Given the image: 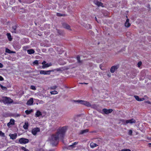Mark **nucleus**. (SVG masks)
I'll list each match as a JSON object with an SVG mask.
<instances>
[{
  "instance_id": "7ed1b4c3",
  "label": "nucleus",
  "mask_w": 151,
  "mask_h": 151,
  "mask_svg": "<svg viewBox=\"0 0 151 151\" xmlns=\"http://www.w3.org/2000/svg\"><path fill=\"white\" fill-rule=\"evenodd\" d=\"M29 141L28 139L24 138H21L19 139V142L21 144H26L29 142Z\"/></svg>"
},
{
  "instance_id": "a18cd8bd",
  "label": "nucleus",
  "mask_w": 151,
  "mask_h": 151,
  "mask_svg": "<svg viewBox=\"0 0 151 151\" xmlns=\"http://www.w3.org/2000/svg\"><path fill=\"white\" fill-rule=\"evenodd\" d=\"M145 102L146 103H147L148 104H151V102L149 101H145Z\"/></svg>"
},
{
  "instance_id": "e2e57ef3",
  "label": "nucleus",
  "mask_w": 151,
  "mask_h": 151,
  "mask_svg": "<svg viewBox=\"0 0 151 151\" xmlns=\"http://www.w3.org/2000/svg\"><path fill=\"white\" fill-rule=\"evenodd\" d=\"M41 103H42V102H43V101H41Z\"/></svg>"
},
{
  "instance_id": "473e14b6",
  "label": "nucleus",
  "mask_w": 151,
  "mask_h": 151,
  "mask_svg": "<svg viewBox=\"0 0 151 151\" xmlns=\"http://www.w3.org/2000/svg\"><path fill=\"white\" fill-rule=\"evenodd\" d=\"M99 67L102 70H105V69L104 68V66L102 64H101L99 65Z\"/></svg>"
},
{
  "instance_id": "f8f14e48",
  "label": "nucleus",
  "mask_w": 151,
  "mask_h": 151,
  "mask_svg": "<svg viewBox=\"0 0 151 151\" xmlns=\"http://www.w3.org/2000/svg\"><path fill=\"white\" fill-rule=\"evenodd\" d=\"M33 102V98H31L27 102V105H32Z\"/></svg>"
},
{
  "instance_id": "b1692460",
  "label": "nucleus",
  "mask_w": 151,
  "mask_h": 151,
  "mask_svg": "<svg viewBox=\"0 0 151 151\" xmlns=\"http://www.w3.org/2000/svg\"><path fill=\"white\" fill-rule=\"evenodd\" d=\"M16 28H17V27L16 26L14 25V26H12V29L13 30L12 31V32L13 33H16L17 32L16 31Z\"/></svg>"
},
{
  "instance_id": "f257e3e1",
  "label": "nucleus",
  "mask_w": 151,
  "mask_h": 151,
  "mask_svg": "<svg viewBox=\"0 0 151 151\" xmlns=\"http://www.w3.org/2000/svg\"><path fill=\"white\" fill-rule=\"evenodd\" d=\"M66 130V128L65 127H63L59 129L55 134H52L49 138L50 143L53 145H56L58 142L59 138L62 139L63 137Z\"/></svg>"
},
{
  "instance_id": "052dcab7",
  "label": "nucleus",
  "mask_w": 151,
  "mask_h": 151,
  "mask_svg": "<svg viewBox=\"0 0 151 151\" xmlns=\"http://www.w3.org/2000/svg\"><path fill=\"white\" fill-rule=\"evenodd\" d=\"M18 1L20 2H21V0H18Z\"/></svg>"
},
{
  "instance_id": "09e8293b",
  "label": "nucleus",
  "mask_w": 151,
  "mask_h": 151,
  "mask_svg": "<svg viewBox=\"0 0 151 151\" xmlns=\"http://www.w3.org/2000/svg\"><path fill=\"white\" fill-rule=\"evenodd\" d=\"M3 67V65L2 64L0 63V68H2Z\"/></svg>"
},
{
  "instance_id": "39448f33",
  "label": "nucleus",
  "mask_w": 151,
  "mask_h": 151,
  "mask_svg": "<svg viewBox=\"0 0 151 151\" xmlns=\"http://www.w3.org/2000/svg\"><path fill=\"white\" fill-rule=\"evenodd\" d=\"M118 65H114L112 66L110 69V72L112 73H113L119 68Z\"/></svg>"
},
{
  "instance_id": "8fccbe9b",
  "label": "nucleus",
  "mask_w": 151,
  "mask_h": 151,
  "mask_svg": "<svg viewBox=\"0 0 151 151\" xmlns=\"http://www.w3.org/2000/svg\"><path fill=\"white\" fill-rule=\"evenodd\" d=\"M46 63V62L45 61H44L42 63V64L43 65H44L45 64V63Z\"/></svg>"
},
{
  "instance_id": "dca6fc26",
  "label": "nucleus",
  "mask_w": 151,
  "mask_h": 151,
  "mask_svg": "<svg viewBox=\"0 0 151 151\" xmlns=\"http://www.w3.org/2000/svg\"><path fill=\"white\" fill-rule=\"evenodd\" d=\"M52 65V64L51 63H47L44 65H43L42 66V68H46Z\"/></svg>"
},
{
  "instance_id": "58836bf2",
  "label": "nucleus",
  "mask_w": 151,
  "mask_h": 151,
  "mask_svg": "<svg viewBox=\"0 0 151 151\" xmlns=\"http://www.w3.org/2000/svg\"><path fill=\"white\" fill-rule=\"evenodd\" d=\"M120 151H131V150L129 149H124Z\"/></svg>"
},
{
  "instance_id": "5fc2aeb1",
  "label": "nucleus",
  "mask_w": 151,
  "mask_h": 151,
  "mask_svg": "<svg viewBox=\"0 0 151 151\" xmlns=\"http://www.w3.org/2000/svg\"><path fill=\"white\" fill-rule=\"evenodd\" d=\"M56 70L57 71H59L61 70L60 68H58L56 69Z\"/></svg>"
},
{
  "instance_id": "c9c22d12",
  "label": "nucleus",
  "mask_w": 151,
  "mask_h": 151,
  "mask_svg": "<svg viewBox=\"0 0 151 151\" xmlns=\"http://www.w3.org/2000/svg\"><path fill=\"white\" fill-rule=\"evenodd\" d=\"M21 149L24 150V151H29V150L25 148V147H21Z\"/></svg>"
},
{
  "instance_id": "de8ad7c7",
  "label": "nucleus",
  "mask_w": 151,
  "mask_h": 151,
  "mask_svg": "<svg viewBox=\"0 0 151 151\" xmlns=\"http://www.w3.org/2000/svg\"><path fill=\"white\" fill-rule=\"evenodd\" d=\"M78 144V142H76L73 143V144L75 146L76 145Z\"/></svg>"
},
{
  "instance_id": "4c0bfd02",
  "label": "nucleus",
  "mask_w": 151,
  "mask_h": 151,
  "mask_svg": "<svg viewBox=\"0 0 151 151\" xmlns=\"http://www.w3.org/2000/svg\"><path fill=\"white\" fill-rule=\"evenodd\" d=\"M34 65H38V61L37 60H35L33 63Z\"/></svg>"
},
{
  "instance_id": "6e6552de",
  "label": "nucleus",
  "mask_w": 151,
  "mask_h": 151,
  "mask_svg": "<svg viewBox=\"0 0 151 151\" xmlns=\"http://www.w3.org/2000/svg\"><path fill=\"white\" fill-rule=\"evenodd\" d=\"M10 137V138L12 139H15L17 137V133H14V134H10L9 135Z\"/></svg>"
},
{
  "instance_id": "9d476101",
  "label": "nucleus",
  "mask_w": 151,
  "mask_h": 151,
  "mask_svg": "<svg viewBox=\"0 0 151 151\" xmlns=\"http://www.w3.org/2000/svg\"><path fill=\"white\" fill-rule=\"evenodd\" d=\"M82 104L88 107L91 106V104L89 102L83 100Z\"/></svg>"
},
{
  "instance_id": "f03ea898",
  "label": "nucleus",
  "mask_w": 151,
  "mask_h": 151,
  "mask_svg": "<svg viewBox=\"0 0 151 151\" xmlns=\"http://www.w3.org/2000/svg\"><path fill=\"white\" fill-rule=\"evenodd\" d=\"M4 104H10L12 103L13 101L10 98L7 97H3L2 99L1 100Z\"/></svg>"
},
{
  "instance_id": "a19ab883",
  "label": "nucleus",
  "mask_w": 151,
  "mask_h": 151,
  "mask_svg": "<svg viewBox=\"0 0 151 151\" xmlns=\"http://www.w3.org/2000/svg\"><path fill=\"white\" fill-rule=\"evenodd\" d=\"M92 108H95L97 107L96 105L95 104L92 105H91V106H90Z\"/></svg>"
},
{
  "instance_id": "a878e982",
  "label": "nucleus",
  "mask_w": 151,
  "mask_h": 151,
  "mask_svg": "<svg viewBox=\"0 0 151 151\" xmlns=\"http://www.w3.org/2000/svg\"><path fill=\"white\" fill-rule=\"evenodd\" d=\"M74 102L75 103H77L81 104H82L83 100H74Z\"/></svg>"
},
{
  "instance_id": "4468645a",
  "label": "nucleus",
  "mask_w": 151,
  "mask_h": 151,
  "mask_svg": "<svg viewBox=\"0 0 151 151\" xmlns=\"http://www.w3.org/2000/svg\"><path fill=\"white\" fill-rule=\"evenodd\" d=\"M136 122V121L135 119H131L127 120V123L128 124L129 123L130 124H132L135 123Z\"/></svg>"
},
{
  "instance_id": "9b49d317",
  "label": "nucleus",
  "mask_w": 151,
  "mask_h": 151,
  "mask_svg": "<svg viewBox=\"0 0 151 151\" xmlns=\"http://www.w3.org/2000/svg\"><path fill=\"white\" fill-rule=\"evenodd\" d=\"M94 3L98 6H101L103 7L104 6H103V3L99 1H95L94 2Z\"/></svg>"
},
{
  "instance_id": "72a5a7b5",
  "label": "nucleus",
  "mask_w": 151,
  "mask_h": 151,
  "mask_svg": "<svg viewBox=\"0 0 151 151\" xmlns=\"http://www.w3.org/2000/svg\"><path fill=\"white\" fill-rule=\"evenodd\" d=\"M57 15L58 16H65V14H61L60 13H57Z\"/></svg>"
},
{
  "instance_id": "864d4df0",
  "label": "nucleus",
  "mask_w": 151,
  "mask_h": 151,
  "mask_svg": "<svg viewBox=\"0 0 151 151\" xmlns=\"http://www.w3.org/2000/svg\"><path fill=\"white\" fill-rule=\"evenodd\" d=\"M79 83L80 84H88V83Z\"/></svg>"
},
{
  "instance_id": "cd10ccee",
  "label": "nucleus",
  "mask_w": 151,
  "mask_h": 151,
  "mask_svg": "<svg viewBox=\"0 0 151 151\" xmlns=\"http://www.w3.org/2000/svg\"><path fill=\"white\" fill-rule=\"evenodd\" d=\"M0 87L4 91H6L7 90V88L6 87L4 86L1 84H0Z\"/></svg>"
},
{
  "instance_id": "ea45409f",
  "label": "nucleus",
  "mask_w": 151,
  "mask_h": 151,
  "mask_svg": "<svg viewBox=\"0 0 151 151\" xmlns=\"http://www.w3.org/2000/svg\"><path fill=\"white\" fill-rule=\"evenodd\" d=\"M5 52H6L10 53V52H11V50L8 49V48H6L5 50Z\"/></svg>"
},
{
  "instance_id": "2eb2a0df",
  "label": "nucleus",
  "mask_w": 151,
  "mask_h": 151,
  "mask_svg": "<svg viewBox=\"0 0 151 151\" xmlns=\"http://www.w3.org/2000/svg\"><path fill=\"white\" fill-rule=\"evenodd\" d=\"M77 62L80 64H82L83 63V60H81L80 56L79 55L77 56L76 57Z\"/></svg>"
},
{
  "instance_id": "4d7b16f0",
  "label": "nucleus",
  "mask_w": 151,
  "mask_h": 151,
  "mask_svg": "<svg viewBox=\"0 0 151 151\" xmlns=\"http://www.w3.org/2000/svg\"><path fill=\"white\" fill-rule=\"evenodd\" d=\"M15 52H14V51H12L11 50V52H10V53H15Z\"/></svg>"
},
{
  "instance_id": "f704fd0d",
  "label": "nucleus",
  "mask_w": 151,
  "mask_h": 151,
  "mask_svg": "<svg viewBox=\"0 0 151 151\" xmlns=\"http://www.w3.org/2000/svg\"><path fill=\"white\" fill-rule=\"evenodd\" d=\"M75 146L73 144L72 145H70L68 147V148L70 149V147L71 148H73L75 147Z\"/></svg>"
},
{
  "instance_id": "680f3d73",
  "label": "nucleus",
  "mask_w": 151,
  "mask_h": 151,
  "mask_svg": "<svg viewBox=\"0 0 151 151\" xmlns=\"http://www.w3.org/2000/svg\"><path fill=\"white\" fill-rule=\"evenodd\" d=\"M41 103H42V102H43V101H41Z\"/></svg>"
},
{
  "instance_id": "6ab92c4d",
  "label": "nucleus",
  "mask_w": 151,
  "mask_h": 151,
  "mask_svg": "<svg viewBox=\"0 0 151 151\" xmlns=\"http://www.w3.org/2000/svg\"><path fill=\"white\" fill-rule=\"evenodd\" d=\"M42 114L41 112L39 111L38 110L37 111V112L35 114V116L36 117H38L40 116H41Z\"/></svg>"
},
{
  "instance_id": "a211bd4d",
  "label": "nucleus",
  "mask_w": 151,
  "mask_h": 151,
  "mask_svg": "<svg viewBox=\"0 0 151 151\" xmlns=\"http://www.w3.org/2000/svg\"><path fill=\"white\" fill-rule=\"evenodd\" d=\"M27 52L28 54H32L34 53H35V51L34 50L32 49H31L27 50Z\"/></svg>"
},
{
  "instance_id": "6e6d98bb",
  "label": "nucleus",
  "mask_w": 151,
  "mask_h": 151,
  "mask_svg": "<svg viewBox=\"0 0 151 151\" xmlns=\"http://www.w3.org/2000/svg\"><path fill=\"white\" fill-rule=\"evenodd\" d=\"M129 19H127L126 20V22H129Z\"/></svg>"
},
{
  "instance_id": "0eeeda50",
  "label": "nucleus",
  "mask_w": 151,
  "mask_h": 151,
  "mask_svg": "<svg viewBox=\"0 0 151 151\" xmlns=\"http://www.w3.org/2000/svg\"><path fill=\"white\" fill-rule=\"evenodd\" d=\"M112 111L113 110L111 109H104L102 110L103 112L106 114H108L111 113Z\"/></svg>"
},
{
  "instance_id": "412c9836",
  "label": "nucleus",
  "mask_w": 151,
  "mask_h": 151,
  "mask_svg": "<svg viewBox=\"0 0 151 151\" xmlns=\"http://www.w3.org/2000/svg\"><path fill=\"white\" fill-rule=\"evenodd\" d=\"M88 132V129H86L81 131L80 134H83Z\"/></svg>"
},
{
  "instance_id": "c756f323",
  "label": "nucleus",
  "mask_w": 151,
  "mask_h": 151,
  "mask_svg": "<svg viewBox=\"0 0 151 151\" xmlns=\"http://www.w3.org/2000/svg\"><path fill=\"white\" fill-rule=\"evenodd\" d=\"M125 26L127 27H129L130 26V24L129 22H125Z\"/></svg>"
},
{
  "instance_id": "1a4fd4ad",
  "label": "nucleus",
  "mask_w": 151,
  "mask_h": 151,
  "mask_svg": "<svg viewBox=\"0 0 151 151\" xmlns=\"http://www.w3.org/2000/svg\"><path fill=\"white\" fill-rule=\"evenodd\" d=\"M82 104L88 107L91 106V104L89 102L83 100Z\"/></svg>"
},
{
  "instance_id": "2f4dec72",
  "label": "nucleus",
  "mask_w": 151,
  "mask_h": 151,
  "mask_svg": "<svg viewBox=\"0 0 151 151\" xmlns=\"http://www.w3.org/2000/svg\"><path fill=\"white\" fill-rule=\"evenodd\" d=\"M134 97L138 101H140V99L139 98V97L138 96L136 95L134 96Z\"/></svg>"
},
{
  "instance_id": "20e7f679",
  "label": "nucleus",
  "mask_w": 151,
  "mask_h": 151,
  "mask_svg": "<svg viewBox=\"0 0 151 151\" xmlns=\"http://www.w3.org/2000/svg\"><path fill=\"white\" fill-rule=\"evenodd\" d=\"M52 71V70L45 71L41 70L40 71V73L41 74L50 75L51 72Z\"/></svg>"
},
{
  "instance_id": "79ce46f5",
  "label": "nucleus",
  "mask_w": 151,
  "mask_h": 151,
  "mask_svg": "<svg viewBox=\"0 0 151 151\" xmlns=\"http://www.w3.org/2000/svg\"><path fill=\"white\" fill-rule=\"evenodd\" d=\"M132 133V131L131 130H129L128 133V134L129 135H131Z\"/></svg>"
},
{
  "instance_id": "393cba45",
  "label": "nucleus",
  "mask_w": 151,
  "mask_h": 151,
  "mask_svg": "<svg viewBox=\"0 0 151 151\" xmlns=\"http://www.w3.org/2000/svg\"><path fill=\"white\" fill-rule=\"evenodd\" d=\"M7 35L9 41H11L12 40V38H11V34L10 33H7Z\"/></svg>"
},
{
  "instance_id": "bf43d9fd",
  "label": "nucleus",
  "mask_w": 151,
  "mask_h": 151,
  "mask_svg": "<svg viewBox=\"0 0 151 151\" xmlns=\"http://www.w3.org/2000/svg\"><path fill=\"white\" fill-rule=\"evenodd\" d=\"M95 20H96L97 22H98V21H97V18H96V17H95Z\"/></svg>"
},
{
  "instance_id": "ddd939ff",
  "label": "nucleus",
  "mask_w": 151,
  "mask_h": 151,
  "mask_svg": "<svg viewBox=\"0 0 151 151\" xmlns=\"http://www.w3.org/2000/svg\"><path fill=\"white\" fill-rule=\"evenodd\" d=\"M63 26L64 28H65L67 29H70V30H71V29H70V26L67 24L66 23H63Z\"/></svg>"
},
{
  "instance_id": "423d86ee",
  "label": "nucleus",
  "mask_w": 151,
  "mask_h": 151,
  "mask_svg": "<svg viewBox=\"0 0 151 151\" xmlns=\"http://www.w3.org/2000/svg\"><path fill=\"white\" fill-rule=\"evenodd\" d=\"M40 132V129L36 127L32 130V132L34 135H36L37 132Z\"/></svg>"
},
{
  "instance_id": "603ef678",
  "label": "nucleus",
  "mask_w": 151,
  "mask_h": 151,
  "mask_svg": "<svg viewBox=\"0 0 151 151\" xmlns=\"http://www.w3.org/2000/svg\"><path fill=\"white\" fill-rule=\"evenodd\" d=\"M107 76L109 77H110L111 76V74L109 73L107 74Z\"/></svg>"
},
{
  "instance_id": "c03bdc74",
  "label": "nucleus",
  "mask_w": 151,
  "mask_h": 151,
  "mask_svg": "<svg viewBox=\"0 0 151 151\" xmlns=\"http://www.w3.org/2000/svg\"><path fill=\"white\" fill-rule=\"evenodd\" d=\"M4 80L3 78L1 76H0V81H2Z\"/></svg>"
},
{
  "instance_id": "f3484780",
  "label": "nucleus",
  "mask_w": 151,
  "mask_h": 151,
  "mask_svg": "<svg viewBox=\"0 0 151 151\" xmlns=\"http://www.w3.org/2000/svg\"><path fill=\"white\" fill-rule=\"evenodd\" d=\"M14 123V120L13 119H11L10 122L7 124V126L9 127L10 125H13Z\"/></svg>"
},
{
  "instance_id": "0e129e2a",
  "label": "nucleus",
  "mask_w": 151,
  "mask_h": 151,
  "mask_svg": "<svg viewBox=\"0 0 151 151\" xmlns=\"http://www.w3.org/2000/svg\"><path fill=\"white\" fill-rule=\"evenodd\" d=\"M1 100H0V102H1Z\"/></svg>"
},
{
  "instance_id": "e433bc0d",
  "label": "nucleus",
  "mask_w": 151,
  "mask_h": 151,
  "mask_svg": "<svg viewBox=\"0 0 151 151\" xmlns=\"http://www.w3.org/2000/svg\"><path fill=\"white\" fill-rule=\"evenodd\" d=\"M30 88L32 89L33 90H36V88L34 86H30Z\"/></svg>"
},
{
  "instance_id": "37998d69",
  "label": "nucleus",
  "mask_w": 151,
  "mask_h": 151,
  "mask_svg": "<svg viewBox=\"0 0 151 151\" xmlns=\"http://www.w3.org/2000/svg\"><path fill=\"white\" fill-rule=\"evenodd\" d=\"M142 64V63L141 62H139L138 63V67H139Z\"/></svg>"
},
{
  "instance_id": "aec40b11",
  "label": "nucleus",
  "mask_w": 151,
  "mask_h": 151,
  "mask_svg": "<svg viewBox=\"0 0 151 151\" xmlns=\"http://www.w3.org/2000/svg\"><path fill=\"white\" fill-rule=\"evenodd\" d=\"M28 126L29 124L28 122H25L23 127L24 129H28Z\"/></svg>"
},
{
  "instance_id": "5701e85b",
  "label": "nucleus",
  "mask_w": 151,
  "mask_h": 151,
  "mask_svg": "<svg viewBox=\"0 0 151 151\" xmlns=\"http://www.w3.org/2000/svg\"><path fill=\"white\" fill-rule=\"evenodd\" d=\"M120 123H122L123 124L126 125L127 123V120H124V119H121L120 120Z\"/></svg>"
},
{
  "instance_id": "7c9ffc66",
  "label": "nucleus",
  "mask_w": 151,
  "mask_h": 151,
  "mask_svg": "<svg viewBox=\"0 0 151 151\" xmlns=\"http://www.w3.org/2000/svg\"><path fill=\"white\" fill-rule=\"evenodd\" d=\"M0 136L2 137H5L4 133H3L2 131H0Z\"/></svg>"
},
{
  "instance_id": "4be33fe9",
  "label": "nucleus",
  "mask_w": 151,
  "mask_h": 151,
  "mask_svg": "<svg viewBox=\"0 0 151 151\" xmlns=\"http://www.w3.org/2000/svg\"><path fill=\"white\" fill-rule=\"evenodd\" d=\"M98 145L96 143H94L93 142H91L90 144V146L92 148H93L96 147Z\"/></svg>"
},
{
  "instance_id": "bb28decb",
  "label": "nucleus",
  "mask_w": 151,
  "mask_h": 151,
  "mask_svg": "<svg viewBox=\"0 0 151 151\" xmlns=\"http://www.w3.org/2000/svg\"><path fill=\"white\" fill-rule=\"evenodd\" d=\"M33 111V110L32 109H31L30 110H27L25 111V113L27 114H28L31 113Z\"/></svg>"
},
{
  "instance_id": "c85d7f7f",
  "label": "nucleus",
  "mask_w": 151,
  "mask_h": 151,
  "mask_svg": "<svg viewBox=\"0 0 151 151\" xmlns=\"http://www.w3.org/2000/svg\"><path fill=\"white\" fill-rule=\"evenodd\" d=\"M50 93L51 94H56L58 93V92L57 91H52L50 92Z\"/></svg>"
},
{
  "instance_id": "3c124183",
  "label": "nucleus",
  "mask_w": 151,
  "mask_h": 151,
  "mask_svg": "<svg viewBox=\"0 0 151 151\" xmlns=\"http://www.w3.org/2000/svg\"><path fill=\"white\" fill-rule=\"evenodd\" d=\"M144 100H145V99L144 98H142L140 99V101H144Z\"/></svg>"
},
{
  "instance_id": "49530a36",
  "label": "nucleus",
  "mask_w": 151,
  "mask_h": 151,
  "mask_svg": "<svg viewBox=\"0 0 151 151\" xmlns=\"http://www.w3.org/2000/svg\"><path fill=\"white\" fill-rule=\"evenodd\" d=\"M57 86H53L52 88L53 89H55L57 88Z\"/></svg>"
},
{
  "instance_id": "13d9d810",
  "label": "nucleus",
  "mask_w": 151,
  "mask_h": 151,
  "mask_svg": "<svg viewBox=\"0 0 151 151\" xmlns=\"http://www.w3.org/2000/svg\"><path fill=\"white\" fill-rule=\"evenodd\" d=\"M149 147H151V143H149L148 144Z\"/></svg>"
}]
</instances>
